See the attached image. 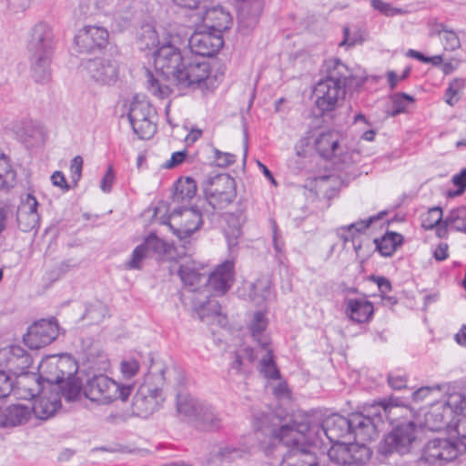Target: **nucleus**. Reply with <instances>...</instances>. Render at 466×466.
<instances>
[{"mask_svg": "<svg viewBox=\"0 0 466 466\" xmlns=\"http://www.w3.org/2000/svg\"><path fill=\"white\" fill-rule=\"evenodd\" d=\"M147 27L149 25H147ZM147 39L153 46L152 58L156 76L147 70V90L154 96L164 98L169 96L172 81L179 88L208 87L211 73L210 64L188 51H182L170 40L160 41L155 27L147 28Z\"/></svg>", "mask_w": 466, "mask_h": 466, "instance_id": "obj_1", "label": "nucleus"}, {"mask_svg": "<svg viewBox=\"0 0 466 466\" xmlns=\"http://www.w3.org/2000/svg\"><path fill=\"white\" fill-rule=\"evenodd\" d=\"M288 415L282 408L254 413L252 425L261 447L267 452L277 444L289 449L279 466H319L315 453L309 447V434L313 426L309 422L288 423Z\"/></svg>", "mask_w": 466, "mask_h": 466, "instance_id": "obj_2", "label": "nucleus"}, {"mask_svg": "<svg viewBox=\"0 0 466 466\" xmlns=\"http://www.w3.org/2000/svg\"><path fill=\"white\" fill-rule=\"evenodd\" d=\"M130 393L131 387L118 380H86L85 386L82 380H52L44 382L31 410L38 419L46 420L61 410V397L72 402L85 396L91 401L106 404L117 399L126 400Z\"/></svg>", "mask_w": 466, "mask_h": 466, "instance_id": "obj_3", "label": "nucleus"}, {"mask_svg": "<svg viewBox=\"0 0 466 466\" xmlns=\"http://www.w3.org/2000/svg\"><path fill=\"white\" fill-rule=\"evenodd\" d=\"M313 426L311 431L317 435L322 432L331 443L350 441H372L375 440V426L370 420L366 414L356 412L349 417H343L339 414H332L327 417L320 426Z\"/></svg>", "mask_w": 466, "mask_h": 466, "instance_id": "obj_4", "label": "nucleus"}, {"mask_svg": "<svg viewBox=\"0 0 466 466\" xmlns=\"http://www.w3.org/2000/svg\"><path fill=\"white\" fill-rule=\"evenodd\" d=\"M53 38L52 28L46 23L39 22L31 29L27 50L33 76L37 82H46L51 77Z\"/></svg>", "mask_w": 466, "mask_h": 466, "instance_id": "obj_5", "label": "nucleus"}, {"mask_svg": "<svg viewBox=\"0 0 466 466\" xmlns=\"http://www.w3.org/2000/svg\"><path fill=\"white\" fill-rule=\"evenodd\" d=\"M457 420L452 427L459 439H434L430 441L424 447L421 460L429 464L442 465L456 459L460 454L466 451V414L457 415Z\"/></svg>", "mask_w": 466, "mask_h": 466, "instance_id": "obj_6", "label": "nucleus"}, {"mask_svg": "<svg viewBox=\"0 0 466 466\" xmlns=\"http://www.w3.org/2000/svg\"><path fill=\"white\" fill-rule=\"evenodd\" d=\"M205 215L210 216L208 208H200L198 205L181 206L175 208L168 216L163 215L159 222L167 226L179 241L187 243L202 227Z\"/></svg>", "mask_w": 466, "mask_h": 466, "instance_id": "obj_7", "label": "nucleus"}, {"mask_svg": "<svg viewBox=\"0 0 466 466\" xmlns=\"http://www.w3.org/2000/svg\"><path fill=\"white\" fill-rule=\"evenodd\" d=\"M205 200L210 215L231 204L237 197L236 181L228 174L208 177L202 184Z\"/></svg>", "mask_w": 466, "mask_h": 466, "instance_id": "obj_8", "label": "nucleus"}, {"mask_svg": "<svg viewBox=\"0 0 466 466\" xmlns=\"http://www.w3.org/2000/svg\"><path fill=\"white\" fill-rule=\"evenodd\" d=\"M417 441V424L412 420H401L385 435L380 451L384 455L393 452L404 455L410 452Z\"/></svg>", "mask_w": 466, "mask_h": 466, "instance_id": "obj_9", "label": "nucleus"}, {"mask_svg": "<svg viewBox=\"0 0 466 466\" xmlns=\"http://www.w3.org/2000/svg\"><path fill=\"white\" fill-rule=\"evenodd\" d=\"M324 77L319 81L334 84L335 86L342 87L343 90H356L365 82V78L357 77L352 70L340 59L331 57L326 59L322 65Z\"/></svg>", "mask_w": 466, "mask_h": 466, "instance_id": "obj_10", "label": "nucleus"}, {"mask_svg": "<svg viewBox=\"0 0 466 466\" xmlns=\"http://www.w3.org/2000/svg\"><path fill=\"white\" fill-rule=\"evenodd\" d=\"M31 363V356L19 346L0 350V376H4L5 379L35 375L34 371L29 370Z\"/></svg>", "mask_w": 466, "mask_h": 466, "instance_id": "obj_11", "label": "nucleus"}, {"mask_svg": "<svg viewBox=\"0 0 466 466\" xmlns=\"http://www.w3.org/2000/svg\"><path fill=\"white\" fill-rule=\"evenodd\" d=\"M366 411V417L375 426V440L378 437L379 431L383 429L384 419L392 427L401 420H410L406 418L410 413L407 407L393 404L386 400L374 403Z\"/></svg>", "mask_w": 466, "mask_h": 466, "instance_id": "obj_12", "label": "nucleus"}, {"mask_svg": "<svg viewBox=\"0 0 466 466\" xmlns=\"http://www.w3.org/2000/svg\"><path fill=\"white\" fill-rule=\"evenodd\" d=\"M235 280V259L228 258L218 264L212 272L207 271L206 292L213 297L222 296L232 287Z\"/></svg>", "mask_w": 466, "mask_h": 466, "instance_id": "obj_13", "label": "nucleus"}, {"mask_svg": "<svg viewBox=\"0 0 466 466\" xmlns=\"http://www.w3.org/2000/svg\"><path fill=\"white\" fill-rule=\"evenodd\" d=\"M224 46L223 35L210 29L196 31L188 39L189 55L205 60L206 56H213Z\"/></svg>", "mask_w": 466, "mask_h": 466, "instance_id": "obj_14", "label": "nucleus"}, {"mask_svg": "<svg viewBox=\"0 0 466 466\" xmlns=\"http://www.w3.org/2000/svg\"><path fill=\"white\" fill-rule=\"evenodd\" d=\"M89 77L101 86L114 85L119 76V65L116 60L106 57L89 59L85 64Z\"/></svg>", "mask_w": 466, "mask_h": 466, "instance_id": "obj_15", "label": "nucleus"}, {"mask_svg": "<svg viewBox=\"0 0 466 466\" xmlns=\"http://www.w3.org/2000/svg\"><path fill=\"white\" fill-rule=\"evenodd\" d=\"M57 336V323L54 320L41 319L28 328L23 339L29 349L39 350L50 344Z\"/></svg>", "mask_w": 466, "mask_h": 466, "instance_id": "obj_16", "label": "nucleus"}, {"mask_svg": "<svg viewBox=\"0 0 466 466\" xmlns=\"http://www.w3.org/2000/svg\"><path fill=\"white\" fill-rule=\"evenodd\" d=\"M345 95L346 90H343L342 87L321 81L315 85L312 92L316 108L321 116L335 110L339 99H343Z\"/></svg>", "mask_w": 466, "mask_h": 466, "instance_id": "obj_17", "label": "nucleus"}, {"mask_svg": "<svg viewBox=\"0 0 466 466\" xmlns=\"http://www.w3.org/2000/svg\"><path fill=\"white\" fill-rule=\"evenodd\" d=\"M235 1L237 2L238 31L243 35H248L258 25L265 0Z\"/></svg>", "mask_w": 466, "mask_h": 466, "instance_id": "obj_18", "label": "nucleus"}, {"mask_svg": "<svg viewBox=\"0 0 466 466\" xmlns=\"http://www.w3.org/2000/svg\"><path fill=\"white\" fill-rule=\"evenodd\" d=\"M108 36L106 28L88 25L80 30L75 36V43L80 52L91 53L106 47L108 43Z\"/></svg>", "mask_w": 466, "mask_h": 466, "instance_id": "obj_19", "label": "nucleus"}, {"mask_svg": "<svg viewBox=\"0 0 466 466\" xmlns=\"http://www.w3.org/2000/svg\"><path fill=\"white\" fill-rule=\"evenodd\" d=\"M345 307L344 312L347 318L358 324L369 323L374 316V306L367 299V295L362 294L359 298H345L343 299Z\"/></svg>", "mask_w": 466, "mask_h": 466, "instance_id": "obj_20", "label": "nucleus"}, {"mask_svg": "<svg viewBox=\"0 0 466 466\" xmlns=\"http://www.w3.org/2000/svg\"><path fill=\"white\" fill-rule=\"evenodd\" d=\"M198 15L208 29L221 35L224 31L228 30L232 25L230 13L221 5L209 6V2L205 7L198 10Z\"/></svg>", "mask_w": 466, "mask_h": 466, "instance_id": "obj_21", "label": "nucleus"}, {"mask_svg": "<svg viewBox=\"0 0 466 466\" xmlns=\"http://www.w3.org/2000/svg\"><path fill=\"white\" fill-rule=\"evenodd\" d=\"M205 403L192 396L187 390L178 389L176 395V412L177 417L189 423L198 418V413Z\"/></svg>", "mask_w": 466, "mask_h": 466, "instance_id": "obj_22", "label": "nucleus"}, {"mask_svg": "<svg viewBox=\"0 0 466 466\" xmlns=\"http://www.w3.org/2000/svg\"><path fill=\"white\" fill-rule=\"evenodd\" d=\"M453 420L450 408L436 401L424 413L421 426L431 431H439L443 429H451Z\"/></svg>", "mask_w": 466, "mask_h": 466, "instance_id": "obj_23", "label": "nucleus"}, {"mask_svg": "<svg viewBox=\"0 0 466 466\" xmlns=\"http://www.w3.org/2000/svg\"><path fill=\"white\" fill-rule=\"evenodd\" d=\"M37 201L32 195H27L25 201L17 209L16 220L19 228L24 232L36 229L39 225V215L36 211Z\"/></svg>", "mask_w": 466, "mask_h": 466, "instance_id": "obj_24", "label": "nucleus"}, {"mask_svg": "<svg viewBox=\"0 0 466 466\" xmlns=\"http://www.w3.org/2000/svg\"><path fill=\"white\" fill-rule=\"evenodd\" d=\"M177 274L183 285L188 292L192 293V296L206 292L207 271L200 272L193 266L186 264L179 266Z\"/></svg>", "mask_w": 466, "mask_h": 466, "instance_id": "obj_25", "label": "nucleus"}, {"mask_svg": "<svg viewBox=\"0 0 466 466\" xmlns=\"http://www.w3.org/2000/svg\"><path fill=\"white\" fill-rule=\"evenodd\" d=\"M211 296V293L204 292L190 298L194 312L203 322L208 321L210 317L220 315L221 307Z\"/></svg>", "mask_w": 466, "mask_h": 466, "instance_id": "obj_26", "label": "nucleus"}, {"mask_svg": "<svg viewBox=\"0 0 466 466\" xmlns=\"http://www.w3.org/2000/svg\"><path fill=\"white\" fill-rule=\"evenodd\" d=\"M384 212H380L378 215L371 216L367 219L360 220L347 227H342L339 228V236L343 238L344 242L351 241L353 244V248L356 251L357 255L361 248V241L360 240V234L368 228L373 222L381 218L384 215Z\"/></svg>", "mask_w": 466, "mask_h": 466, "instance_id": "obj_27", "label": "nucleus"}, {"mask_svg": "<svg viewBox=\"0 0 466 466\" xmlns=\"http://www.w3.org/2000/svg\"><path fill=\"white\" fill-rule=\"evenodd\" d=\"M197 183L190 177H180L173 184L171 198L174 203H188L197 194Z\"/></svg>", "mask_w": 466, "mask_h": 466, "instance_id": "obj_28", "label": "nucleus"}, {"mask_svg": "<svg viewBox=\"0 0 466 466\" xmlns=\"http://www.w3.org/2000/svg\"><path fill=\"white\" fill-rule=\"evenodd\" d=\"M14 390L12 394L16 399L34 400L41 392L44 382H52V380H13Z\"/></svg>", "mask_w": 466, "mask_h": 466, "instance_id": "obj_29", "label": "nucleus"}, {"mask_svg": "<svg viewBox=\"0 0 466 466\" xmlns=\"http://www.w3.org/2000/svg\"><path fill=\"white\" fill-rule=\"evenodd\" d=\"M137 96H135V100L132 102L127 117L133 132L137 136L138 139H145V121L146 112L144 106L137 101Z\"/></svg>", "mask_w": 466, "mask_h": 466, "instance_id": "obj_30", "label": "nucleus"}, {"mask_svg": "<svg viewBox=\"0 0 466 466\" xmlns=\"http://www.w3.org/2000/svg\"><path fill=\"white\" fill-rule=\"evenodd\" d=\"M374 244L376 249L383 257H391L398 247L403 243V236L401 234L388 231L380 238H375Z\"/></svg>", "mask_w": 466, "mask_h": 466, "instance_id": "obj_31", "label": "nucleus"}, {"mask_svg": "<svg viewBox=\"0 0 466 466\" xmlns=\"http://www.w3.org/2000/svg\"><path fill=\"white\" fill-rule=\"evenodd\" d=\"M267 326L268 320L265 313L262 311H256L250 324L248 325V329L251 336L262 349H268V346L269 345V339L263 333Z\"/></svg>", "mask_w": 466, "mask_h": 466, "instance_id": "obj_32", "label": "nucleus"}, {"mask_svg": "<svg viewBox=\"0 0 466 466\" xmlns=\"http://www.w3.org/2000/svg\"><path fill=\"white\" fill-rule=\"evenodd\" d=\"M443 34V47L447 51H455L461 47V41L457 34L443 23H434L430 29V35L434 36Z\"/></svg>", "mask_w": 466, "mask_h": 466, "instance_id": "obj_33", "label": "nucleus"}, {"mask_svg": "<svg viewBox=\"0 0 466 466\" xmlns=\"http://www.w3.org/2000/svg\"><path fill=\"white\" fill-rule=\"evenodd\" d=\"M441 386L445 387L442 393L445 392L447 397L446 400L440 402L446 408H450L451 416L455 418L460 411L466 408V388L450 392V387L447 384H441Z\"/></svg>", "mask_w": 466, "mask_h": 466, "instance_id": "obj_34", "label": "nucleus"}, {"mask_svg": "<svg viewBox=\"0 0 466 466\" xmlns=\"http://www.w3.org/2000/svg\"><path fill=\"white\" fill-rule=\"evenodd\" d=\"M226 222L228 228L225 230L228 238L237 240L242 234V226L247 218L242 209H237L235 212L226 214Z\"/></svg>", "mask_w": 466, "mask_h": 466, "instance_id": "obj_35", "label": "nucleus"}, {"mask_svg": "<svg viewBox=\"0 0 466 466\" xmlns=\"http://www.w3.org/2000/svg\"><path fill=\"white\" fill-rule=\"evenodd\" d=\"M193 424L204 430L213 431L219 428L220 419L210 405L204 404Z\"/></svg>", "mask_w": 466, "mask_h": 466, "instance_id": "obj_36", "label": "nucleus"}, {"mask_svg": "<svg viewBox=\"0 0 466 466\" xmlns=\"http://www.w3.org/2000/svg\"><path fill=\"white\" fill-rule=\"evenodd\" d=\"M56 369L55 379H76L75 375L78 371V363L72 356L65 354L59 357Z\"/></svg>", "mask_w": 466, "mask_h": 466, "instance_id": "obj_37", "label": "nucleus"}, {"mask_svg": "<svg viewBox=\"0 0 466 466\" xmlns=\"http://www.w3.org/2000/svg\"><path fill=\"white\" fill-rule=\"evenodd\" d=\"M350 441H349L334 442L328 451L330 461L339 465L350 466Z\"/></svg>", "mask_w": 466, "mask_h": 466, "instance_id": "obj_38", "label": "nucleus"}, {"mask_svg": "<svg viewBox=\"0 0 466 466\" xmlns=\"http://www.w3.org/2000/svg\"><path fill=\"white\" fill-rule=\"evenodd\" d=\"M149 251L159 256H167L168 258H172L174 245L159 238L156 232L151 231L147 234V254Z\"/></svg>", "mask_w": 466, "mask_h": 466, "instance_id": "obj_39", "label": "nucleus"}, {"mask_svg": "<svg viewBox=\"0 0 466 466\" xmlns=\"http://www.w3.org/2000/svg\"><path fill=\"white\" fill-rule=\"evenodd\" d=\"M391 107L387 110V115L395 117L406 111L410 104L414 103L415 98L404 92H397L390 96Z\"/></svg>", "mask_w": 466, "mask_h": 466, "instance_id": "obj_40", "label": "nucleus"}, {"mask_svg": "<svg viewBox=\"0 0 466 466\" xmlns=\"http://www.w3.org/2000/svg\"><path fill=\"white\" fill-rule=\"evenodd\" d=\"M367 441H357L350 442V466H360L366 463L370 456L371 451L366 445Z\"/></svg>", "mask_w": 466, "mask_h": 466, "instance_id": "obj_41", "label": "nucleus"}, {"mask_svg": "<svg viewBox=\"0 0 466 466\" xmlns=\"http://www.w3.org/2000/svg\"><path fill=\"white\" fill-rule=\"evenodd\" d=\"M258 369L265 379H281L280 371L277 367L271 350H268L261 358Z\"/></svg>", "mask_w": 466, "mask_h": 466, "instance_id": "obj_42", "label": "nucleus"}, {"mask_svg": "<svg viewBox=\"0 0 466 466\" xmlns=\"http://www.w3.org/2000/svg\"><path fill=\"white\" fill-rule=\"evenodd\" d=\"M444 386L435 384L432 386H422L416 390L411 391V398L414 401H423L428 400L430 401L436 400L438 397L442 395Z\"/></svg>", "mask_w": 466, "mask_h": 466, "instance_id": "obj_43", "label": "nucleus"}, {"mask_svg": "<svg viewBox=\"0 0 466 466\" xmlns=\"http://www.w3.org/2000/svg\"><path fill=\"white\" fill-rule=\"evenodd\" d=\"M249 455V451L247 448H239L226 445L220 447L216 454L218 459L221 461H234L238 459H245Z\"/></svg>", "mask_w": 466, "mask_h": 466, "instance_id": "obj_44", "label": "nucleus"}, {"mask_svg": "<svg viewBox=\"0 0 466 466\" xmlns=\"http://www.w3.org/2000/svg\"><path fill=\"white\" fill-rule=\"evenodd\" d=\"M445 223L451 228L466 233V207H459L451 210L445 218Z\"/></svg>", "mask_w": 466, "mask_h": 466, "instance_id": "obj_45", "label": "nucleus"}, {"mask_svg": "<svg viewBox=\"0 0 466 466\" xmlns=\"http://www.w3.org/2000/svg\"><path fill=\"white\" fill-rule=\"evenodd\" d=\"M12 427L25 423L31 417V410L25 405L14 404L6 407Z\"/></svg>", "mask_w": 466, "mask_h": 466, "instance_id": "obj_46", "label": "nucleus"}, {"mask_svg": "<svg viewBox=\"0 0 466 466\" xmlns=\"http://www.w3.org/2000/svg\"><path fill=\"white\" fill-rule=\"evenodd\" d=\"M269 294V286L263 280L258 279L250 285L249 298L257 304H259L260 302L267 299Z\"/></svg>", "mask_w": 466, "mask_h": 466, "instance_id": "obj_47", "label": "nucleus"}, {"mask_svg": "<svg viewBox=\"0 0 466 466\" xmlns=\"http://www.w3.org/2000/svg\"><path fill=\"white\" fill-rule=\"evenodd\" d=\"M15 173L12 169L6 156L0 159V188L13 186Z\"/></svg>", "mask_w": 466, "mask_h": 466, "instance_id": "obj_48", "label": "nucleus"}, {"mask_svg": "<svg viewBox=\"0 0 466 466\" xmlns=\"http://www.w3.org/2000/svg\"><path fill=\"white\" fill-rule=\"evenodd\" d=\"M146 258V240L138 245L132 252L131 258L125 263L127 269H141Z\"/></svg>", "mask_w": 466, "mask_h": 466, "instance_id": "obj_49", "label": "nucleus"}, {"mask_svg": "<svg viewBox=\"0 0 466 466\" xmlns=\"http://www.w3.org/2000/svg\"><path fill=\"white\" fill-rule=\"evenodd\" d=\"M107 309L101 302L89 305L86 309L85 316L91 323H99L106 315Z\"/></svg>", "mask_w": 466, "mask_h": 466, "instance_id": "obj_50", "label": "nucleus"}, {"mask_svg": "<svg viewBox=\"0 0 466 466\" xmlns=\"http://www.w3.org/2000/svg\"><path fill=\"white\" fill-rule=\"evenodd\" d=\"M442 222V210L439 207L431 208L424 215L421 221V226L425 229H432L439 223Z\"/></svg>", "mask_w": 466, "mask_h": 466, "instance_id": "obj_51", "label": "nucleus"}, {"mask_svg": "<svg viewBox=\"0 0 466 466\" xmlns=\"http://www.w3.org/2000/svg\"><path fill=\"white\" fill-rule=\"evenodd\" d=\"M465 79L463 78H454L449 85L448 88L446 89L445 91V102L449 105V106H454L457 101H458V98H454L458 93L460 92V90H461L464 86H465Z\"/></svg>", "mask_w": 466, "mask_h": 466, "instance_id": "obj_52", "label": "nucleus"}, {"mask_svg": "<svg viewBox=\"0 0 466 466\" xmlns=\"http://www.w3.org/2000/svg\"><path fill=\"white\" fill-rule=\"evenodd\" d=\"M77 266L78 262L74 258H68L64 261H61L58 265L55 267L54 269L48 272V278L52 280L58 279L63 275H65L71 269L76 268Z\"/></svg>", "mask_w": 466, "mask_h": 466, "instance_id": "obj_53", "label": "nucleus"}, {"mask_svg": "<svg viewBox=\"0 0 466 466\" xmlns=\"http://www.w3.org/2000/svg\"><path fill=\"white\" fill-rule=\"evenodd\" d=\"M370 5L380 14L386 16H396L406 13L405 10L392 6L382 0H370Z\"/></svg>", "mask_w": 466, "mask_h": 466, "instance_id": "obj_54", "label": "nucleus"}, {"mask_svg": "<svg viewBox=\"0 0 466 466\" xmlns=\"http://www.w3.org/2000/svg\"><path fill=\"white\" fill-rule=\"evenodd\" d=\"M9 15L24 13L31 5V0H4Z\"/></svg>", "mask_w": 466, "mask_h": 466, "instance_id": "obj_55", "label": "nucleus"}, {"mask_svg": "<svg viewBox=\"0 0 466 466\" xmlns=\"http://www.w3.org/2000/svg\"><path fill=\"white\" fill-rule=\"evenodd\" d=\"M213 152L215 161L220 167H228L236 161V156L231 153L222 152L217 148H214Z\"/></svg>", "mask_w": 466, "mask_h": 466, "instance_id": "obj_56", "label": "nucleus"}, {"mask_svg": "<svg viewBox=\"0 0 466 466\" xmlns=\"http://www.w3.org/2000/svg\"><path fill=\"white\" fill-rule=\"evenodd\" d=\"M273 394L275 395L276 399L281 402L290 401L291 392L286 380H280L279 384L274 387Z\"/></svg>", "mask_w": 466, "mask_h": 466, "instance_id": "obj_57", "label": "nucleus"}, {"mask_svg": "<svg viewBox=\"0 0 466 466\" xmlns=\"http://www.w3.org/2000/svg\"><path fill=\"white\" fill-rule=\"evenodd\" d=\"M187 157V151L186 149L176 151L171 155L169 160L164 162L161 167L163 168L171 169L181 165Z\"/></svg>", "mask_w": 466, "mask_h": 466, "instance_id": "obj_58", "label": "nucleus"}, {"mask_svg": "<svg viewBox=\"0 0 466 466\" xmlns=\"http://www.w3.org/2000/svg\"><path fill=\"white\" fill-rule=\"evenodd\" d=\"M167 367L165 363L154 358H150V365L147 367V376L164 377Z\"/></svg>", "mask_w": 466, "mask_h": 466, "instance_id": "obj_59", "label": "nucleus"}, {"mask_svg": "<svg viewBox=\"0 0 466 466\" xmlns=\"http://www.w3.org/2000/svg\"><path fill=\"white\" fill-rule=\"evenodd\" d=\"M139 369V365L135 360H125L120 363V370L124 377H134Z\"/></svg>", "mask_w": 466, "mask_h": 466, "instance_id": "obj_60", "label": "nucleus"}, {"mask_svg": "<svg viewBox=\"0 0 466 466\" xmlns=\"http://www.w3.org/2000/svg\"><path fill=\"white\" fill-rule=\"evenodd\" d=\"M83 168V158L80 156L75 157L70 164L71 179L75 184L81 178Z\"/></svg>", "mask_w": 466, "mask_h": 466, "instance_id": "obj_61", "label": "nucleus"}, {"mask_svg": "<svg viewBox=\"0 0 466 466\" xmlns=\"http://www.w3.org/2000/svg\"><path fill=\"white\" fill-rule=\"evenodd\" d=\"M452 182L454 186L457 187L456 191L452 195L462 194L466 189V168L462 169L459 174L454 175Z\"/></svg>", "mask_w": 466, "mask_h": 466, "instance_id": "obj_62", "label": "nucleus"}, {"mask_svg": "<svg viewBox=\"0 0 466 466\" xmlns=\"http://www.w3.org/2000/svg\"><path fill=\"white\" fill-rule=\"evenodd\" d=\"M370 279L377 284L380 295H385L392 289L390 281L383 276L372 275Z\"/></svg>", "mask_w": 466, "mask_h": 466, "instance_id": "obj_63", "label": "nucleus"}, {"mask_svg": "<svg viewBox=\"0 0 466 466\" xmlns=\"http://www.w3.org/2000/svg\"><path fill=\"white\" fill-rule=\"evenodd\" d=\"M115 179V174L114 169L112 166L108 167L105 176L103 177L101 183H100V188L103 192L108 193L111 191L112 185Z\"/></svg>", "mask_w": 466, "mask_h": 466, "instance_id": "obj_64", "label": "nucleus"}]
</instances>
